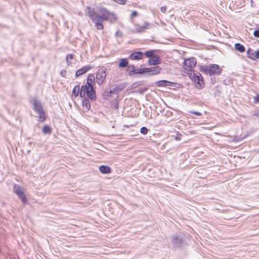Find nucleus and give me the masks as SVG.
Returning a JSON list of instances; mask_svg holds the SVG:
<instances>
[{
  "instance_id": "nucleus-13",
  "label": "nucleus",
  "mask_w": 259,
  "mask_h": 259,
  "mask_svg": "<svg viewBox=\"0 0 259 259\" xmlns=\"http://www.w3.org/2000/svg\"><path fill=\"white\" fill-rule=\"evenodd\" d=\"M161 62V60L159 57L154 55L151 58L149 59L148 63L150 65H156L159 64Z\"/></svg>"
},
{
  "instance_id": "nucleus-44",
  "label": "nucleus",
  "mask_w": 259,
  "mask_h": 259,
  "mask_svg": "<svg viewBox=\"0 0 259 259\" xmlns=\"http://www.w3.org/2000/svg\"><path fill=\"white\" fill-rule=\"evenodd\" d=\"M254 115L256 116L259 117V110L254 112Z\"/></svg>"
},
{
  "instance_id": "nucleus-38",
  "label": "nucleus",
  "mask_w": 259,
  "mask_h": 259,
  "mask_svg": "<svg viewBox=\"0 0 259 259\" xmlns=\"http://www.w3.org/2000/svg\"><path fill=\"white\" fill-rule=\"evenodd\" d=\"M256 59H259V50L255 52V60Z\"/></svg>"
},
{
  "instance_id": "nucleus-30",
  "label": "nucleus",
  "mask_w": 259,
  "mask_h": 259,
  "mask_svg": "<svg viewBox=\"0 0 259 259\" xmlns=\"http://www.w3.org/2000/svg\"><path fill=\"white\" fill-rule=\"evenodd\" d=\"M140 132L141 134L143 135H146L147 134L148 132V129L146 127L143 126L140 129Z\"/></svg>"
},
{
  "instance_id": "nucleus-17",
  "label": "nucleus",
  "mask_w": 259,
  "mask_h": 259,
  "mask_svg": "<svg viewBox=\"0 0 259 259\" xmlns=\"http://www.w3.org/2000/svg\"><path fill=\"white\" fill-rule=\"evenodd\" d=\"M172 83L171 82L165 80H162L156 82L155 84L157 87H166L171 85Z\"/></svg>"
},
{
  "instance_id": "nucleus-6",
  "label": "nucleus",
  "mask_w": 259,
  "mask_h": 259,
  "mask_svg": "<svg viewBox=\"0 0 259 259\" xmlns=\"http://www.w3.org/2000/svg\"><path fill=\"white\" fill-rule=\"evenodd\" d=\"M13 191L21 200L22 203L23 204H25L27 200L20 186L17 185H15L14 186Z\"/></svg>"
},
{
  "instance_id": "nucleus-19",
  "label": "nucleus",
  "mask_w": 259,
  "mask_h": 259,
  "mask_svg": "<svg viewBox=\"0 0 259 259\" xmlns=\"http://www.w3.org/2000/svg\"><path fill=\"white\" fill-rule=\"evenodd\" d=\"M33 107L34 110L35 112H37V111L40 110L41 109H43L41 103L39 101L36 100V99L34 100L33 101Z\"/></svg>"
},
{
  "instance_id": "nucleus-26",
  "label": "nucleus",
  "mask_w": 259,
  "mask_h": 259,
  "mask_svg": "<svg viewBox=\"0 0 259 259\" xmlns=\"http://www.w3.org/2000/svg\"><path fill=\"white\" fill-rule=\"evenodd\" d=\"M38 120L40 122H44L46 119V115L45 112H41L38 114Z\"/></svg>"
},
{
  "instance_id": "nucleus-15",
  "label": "nucleus",
  "mask_w": 259,
  "mask_h": 259,
  "mask_svg": "<svg viewBox=\"0 0 259 259\" xmlns=\"http://www.w3.org/2000/svg\"><path fill=\"white\" fill-rule=\"evenodd\" d=\"M149 26H150L149 24L147 22H145L144 23V25H142V26H140L139 25H137L136 26V31L138 32H140V33L143 32L145 31L146 29L149 28Z\"/></svg>"
},
{
  "instance_id": "nucleus-2",
  "label": "nucleus",
  "mask_w": 259,
  "mask_h": 259,
  "mask_svg": "<svg viewBox=\"0 0 259 259\" xmlns=\"http://www.w3.org/2000/svg\"><path fill=\"white\" fill-rule=\"evenodd\" d=\"M80 98H88L91 101H96V93L94 87L82 85L81 87Z\"/></svg>"
},
{
  "instance_id": "nucleus-3",
  "label": "nucleus",
  "mask_w": 259,
  "mask_h": 259,
  "mask_svg": "<svg viewBox=\"0 0 259 259\" xmlns=\"http://www.w3.org/2000/svg\"><path fill=\"white\" fill-rule=\"evenodd\" d=\"M187 74L189 77L196 83V87L197 88L201 89L204 86L203 77L201 74L198 72H195L192 69H189L187 71Z\"/></svg>"
},
{
  "instance_id": "nucleus-21",
  "label": "nucleus",
  "mask_w": 259,
  "mask_h": 259,
  "mask_svg": "<svg viewBox=\"0 0 259 259\" xmlns=\"http://www.w3.org/2000/svg\"><path fill=\"white\" fill-rule=\"evenodd\" d=\"M247 57L251 60H255V52L251 48H249L246 52Z\"/></svg>"
},
{
  "instance_id": "nucleus-35",
  "label": "nucleus",
  "mask_w": 259,
  "mask_h": 259,
  "mask_svg": "<svg viewBox=\"0 0 259 259\" xmlns=\"http://www.w3.org/2000/svg\"><path fill=\"white\" fill-rule=\"evenodd\" d=\"M253 35L255 37H259V29H256L254 31Z\"/></svg>"
},
{
  "instance_id": "nucleus-5",
  "label": "nucleus",
  "mask_w": 259,
  "mask_h": 259,
  "mask_svg": "<svg viewBox=\"0 0 259 259\" xmlns=\"http://www.w3.org/2000/svg\"><path fill=\"white\" fill-rule=\"evenodd\" d=\"M107 74L106 72V68L101 67L98 69L96 73L97 82L99 85L102 84L106 77Z\"/></svg>"
},
{
  "instance_id": "nucleus-39",
  "label": "nucleus",
  "mask_w": 259,
  "mask_h": 259,
  "mask_svg": "<svg viewBox=\"0 0 259 259\" xmlns=\"http://www.w3.org/2000/svg\"><path fill=\"white\" fill-rule=\"evenodd\" d=\"M191 112L193 114H194V115H197V116H201L202 115V114L201 113L197 112V111H191Z\"/></svg>"
},
{
  "instance_id": "nucleus-27",
  "label": "nucleus",
  "mask_w": 259,
  "mask_h": 259,
  "mask_svg": "<svg viewBox=\"0 0 259 259\" xmlns=\"http://www.w3.org/2000/svg\"><path fill=\"white\" fill-rule=\"evenodd\" d=\"M154 50H150L146 51L144 55H145L147 57H149V58H151L153 56H154L155 55L154 54Z\"/></svg>"
},
{
  "instance_id": "nucleus-43",
  "label": "nucleus",
  "mask_w": 259,
  "mask_h": 259,
  "mask_svg": "<svg viewBox=\"0 0 259 259\" xmlns=\"http://www.w3.org/2000/svg\"><path fill=\"white\" fill-rule=\"evenodd\" d=\"M147 89H148V88H144L143 89H140L139 93L142 94L144 92L146 91L147 90Z\"/></svg>"
},
{
  "instance_id": "nucleus-7",
  "label": "nucleus",
  "mask_w": 259,
  "mask_h": 259,
  "mask_svg": "<svg viewBox=\"0 0 259 259\" xmlns=\"http://www.w3.org/2000/svg\"><path fill=\"white\" fill-rule=\"evenodd\" d=\"M183 241V237L182 235L175 234L172 236L171 242L175 247H182Z\"/></svg>"
},
{
  "instance_id": "nucleus-24",
  "label": "nucleus",
  "mask_w": 259,
  "mask_h": 259,
  "mask_svg": "<svg viewBox=\"0 0 259 259\" xmlns=\"http://www.w3.org/2000/svg\"><path fill=\"white\" fill-rule=\"evenodd\" d=\"M42 132L44 134H50L51 133V128L48 125L44 126L42 129Z\"/></svg>"
},
{
  "instance_id": "nucleus-4",
  "label": "nucleus",
  "mask_w": 259,
  "mask_h": 259,
  "mask_svg": "<svg viewBox=\"0 0 259 259\" xmlns=\"http://www.w3.org/2000/svg\"><path fill=\"white\" fill-rule=\"evenodd\" d=\"M202 70L211 75L220 74L222 69L218 65L212 64L210 65L209 66H203Z\"/></svg>"
},
{
  "instance_id": "nucleus-40",
  "label": "nucleus",
  "mask_w": 259,
  "mask_h": 259,
  "mask_svg": "<svg viewBox=\"0 0 259 259\" xmlns=\"http://www.w3.org/2000/svg\"><path fill=\"white\" fill-rule=\"evenodd\" d=\"M140 84H141L140 83V82H135V83L132 84V87L133 88H135L137 87V86H138V85H139Z\"/></svg>"
},
{
  "instance_id": "nucleus-29",
  "label": "nucleus",
  "mask_w": 259,
  "mask_h": 259,
  "mask_svg": "<svg viewBox=\"0 0 259 259\" xmlns=\"http://www.w3.org/2000/svg\"><path fill=\"white\" fill-rule=\"evenodd\" d=\"M136 74H143L144 73L147 72L148 68H142L138 69H135Z\"/></svg>"
},
{
  "instance_id": "nucleus-1",
  "label": "nucleus",
  "mask_w": 259,
  "mask_h": 259,
  "mask_svg": "<svg viewBox=\"0 0 259 259\" xmlns=\"http://www.w3.org/2000/svg\"><path fill=\"white\" fill-rule=\"evenodd\" d=\"M88 16L91 21L95 23V26L98 30H102L104 28L103 22L105 21L115 22L117 18L115 15L112 12L108 11L103 7L97 8L95 9H92L88 7Z\"/></svg>"
},
{
  "instance_id": "nucleus-47",
  "label": "nucleus",
  "mask_w": 259,
  "mask_h": 259,
  "mask_svg": "<svg viewBox=\"0 0 259 259\" xmlns=\"http://www.w3.org/2000/svg\"><path fill=\"white\" fill-rule=\"evenodd\" d=\"M115 108L116 109H118V105H117V104H116V105H115Z\"/></svg>"
},
{
  "instance_id": "nucleus-18",
  "label": "nucleus",
  "mask_w": 259,
  "mask_h": 259,
  "mask_svg": "<svg viewBox=\"0 0 259 259\" xmlns=\"http://www.w3.org/2000/svg\"><path fill=\"white\" fill-rule=\"evenodd\" d=\"M100 171L104 174H107L111 172V169L110 167L106 165H101L99 167Z\"/></svg>"
},
{
  "instance_id": "nucleus-9",
  "label": "nucleus",
  "mask_w": 259,
  "mask_h": 259,
  "mask_svg": "<svg viewBox=\"0 0 259 259\" xmlns=\"http://www.w3.org/2000/svg\"><path fill=\"white\" fill-rule=\"evenodd\" d=\"M144 53L142 52H134L129 56V59L132 60H139L143 59Z\"/></svg>"
},
{
  "instance_id": "nucleus-25",
  "label": "nucleus",
  "mask_w": 259,
  "mask_h": 259,
  "mask_svg": "<svg viewBox=\"0 0 259 259\" xmlns=\"http://www.w3.org/2000/svg\"><path fill=\"white\" fill-rule=\"evenodd\" d=\"M110 92H111V90H110V91L105 90L102 94V97L104 99H107L108 97H109L111 96V94H113V93H110Z\"/></svg>"
},
{
  "instance_id": "nucleus-11",
  "label": "nucleus",
  "mask_w": 259,
  "mask_h": 259,
  "mask_svg": "<svg viewBox=\"0 0 259 259\" xmlns=\"http://www.w3.org/2000/svg\"><path fill=\"white\" fill-rule=\"evenodd\" d=\"M126 87L125 83H121L117 85L115 87L113 88L112 89H110L111 92L110 93H112L113 94H118L121 91H122Z\"/></svg>"
},
{
  "instance_id": "nucleus-32",
  "label": "nucleus",
  "mask_w": 259,
  "mask_h": 259,
  "mask_svg": "<svg viewBox=\"0 0 259 259\" xmlns=\"http://www.w3.org/2000/svg\"><path fill=\"white\" fill-rule=\"evenodd\" d=\"M116 3L124 5L125 4L126 0H114Z\"/></svg>"
},
{
  "instance_id": "nucleus-14",
  "label": "nucleus",
  "mask_w": 259,
  "mask_h": 259,
  "mask_svg": "<svg viewBox=\"0 0 259 259\" xmlns=\"http://www.w3.org/2000/svg\"><path fill=\"white\" fill-rule=\"evenodd\" d=\"M95 76L93 74H89L87 79V82L84 85L88 87H94L93 85L95 83Z\"/></svg>"
},
{
  "instance_id": "nucleus-23",
  "label": "nucleus",
  "mask_w": 259,
  "mask_h": 259,
  "mask_svg": "<svg viewBox=\"0 0 259 259\" xmlns=\"http://www.w3.org/2000/svg\"><path fill=\"white\" fill-rule=\"evenodd\" d=\"M235 49L240 53H243L245 50L244 46L239 43L235 44Z\"/></svg>"
},
{
  "instance_id": "nucleus-31",
  "label": "nucleus",
  "mask_w": 259,
  "mask_h": 259,
  "mask_svg": "<svg viewBox=\"0 0 259 259\" xmlns=\"http://www.w3.org/2000/svg\"><path fill=\"white\" fill-rule=\"evenodd\" d=\"M123 36V33L121 31L117 30L115 33L116 37H121Z\"/></svg>"
},
{
  "instance_id": "nucleus-16",
  "label": "nucleus",
  "mask_w": 259,
  "mask_h": 259,
  "mask_svg": "<svg viewBox=\"0 0 259 259\" xmlns=\"http://www.w3.org/2000/svg\"><path fill=\"white\" fill-rule=\"evenodd\" d=\"M161 68L159 66H155L153 67L148 68L147 72H150V75H154L159 73Z\"/></svg>"
},
{
  "instance_id": "nucleus-45",
  "label": "nucleus",
  "mask_w": 259,
  "mask_h": 259,
  "mask_svg": "<svg viewBox=\"0 0 259 259\" xmlns=\"http://www.w3.org/2000/svg\"><path fill=\"white\" fill-rule=\"evenodd\" d=\"M45 112L44 110L43 109H41L40 110H38L37 112H36L38 114H39L41 112Z\"/></svg>"
},
{
  "instance_id": "nucleus-34",
  "label": "nucleus",
  "mask_w": 259,
  "mask_h": 259,
  "mask_svg": "<svg viewBox=\"0 0 259 259\" xmlns=\"http://www.w3.org/2000/svg\"><path fill=\"white\" fill-rule=\"evenodd\" d=\"M254 103H259V94L256 95L254 97Z\"/></svg>"
},
{
  "instance_id": "nucleus-22",
  "label": "nucleus",
  "mask_w": 259,
  "mask_h": 259,
  "mask_svg": "<svg viewBox=\"0 0 259 259\" xmlns=\"http://www.w3.org/2000/svg\"><path fill=\"white\" fill-rule=\"evenodd\" d=\"M80 92L81 88H80L79 85H75L72 90V94L74 95L75 97H77L78 95L80 96Z\"/></svg>"
},
{
  "instance_id": "nucleus-42",
  "label": "nucleus",
  "mask_w": 259,
  "mask_h": 259,
  "mask_svg": "<svg viewBox=\"0 0 259 259\" xmlns=\"http://www.w3.org/2000/svg\"><path fill=\"white\" fill-rule=\"evenodd\" d=\"M160 10L161 11V12L162 13H165L166 11V7H162L160 9Z\"/></svg>"
},
{
  "instance_id": "nucleus-28",
  "label": "nucleus",
  "mask_w": 259,
  "mask_h": 259,
  "mask_svg": "<svg viewBox=\"0 0 259 259\" xmlns=\"http://www.w3.org/2000/svg\"><path fill=\"white\" fill-rule=\"evenodd\" d=\"M73 59V55L72 54H68L66 56V59L67 63L68 65H70L71 64V62L70 60Z\"/></svg>"
},
{
  "instance_id": "nucleus-20",
  "label": "nucleus",
  "mask_w": 259,
  "mask_h": 259,
  "mask_svg": "<svg viewBox=\"0 0 259 259\" xmlns=\"http://www.w3.org/2000/svg\"><path fill=\"white\" fill-rule=\"evenodd\" d=\"M128 60L126 58H122L120 59L119 63H118V67L120 68H125L127 66H128Z\"/></svg>"
},
{
  "instance_id": "nucleus-41",
  "label": "nucleus",
  "mask_w": 259,
  "mask_h": 259,
  "mask_svg": "<svg viewBox=\"0 0 259 259\" xmlns=\"http://www.w3.org/2000/svg\"><path fill=\"white\" fill-rule=\"evenodd\" d=\"M128 67V70H134L135 69V66L134 65H130L127 66Z\"/></svg>"
},
{
  "instance_id": "nucleus-8",
  "label": "nucleus",
  "mask_w": 259,
  "mask_h": 259,
  "mask_svg": "<svg viewBox=\"0 0 259 259\" xmlns=\"http://www.w3.org/2000/svg\"><path fill=\"white\" fill-rule=\"evenodd\" d=\"M92 68L91 65L84 66L82 68L78 69L75 73V76L78 77L88 72L89 70Z\"/></svg>"
},
{
  "instance_id": "nucleus-12",
  "label": "nucleus",
  "mask_w": 259,
  "mask_h": 259,
  "mask_svg": "<svg viewBox=\"0 0 259 259\" xmlns=\"http://www.w3.org/2000/svg\"><path fill=\"white\" fill-rule=\"evenodd\" d=\"M88 98H84L82 101V109L85 112H87L91 108L90 101Z\"/></svg>"
},
{
  "instance_id": "nucleus-33",
  "label": "nucleus",
  "mask_w": 259,
  "mask_h": 259,
  "mask_svg": "<svg viewBox=\"0 0 259 259\" xmlns=\"http://www.w3.org/2000/svg\"><path fill=\"white\" fill-rule=\"evenodd\" d=\"M138 12L136 11H134L132 12L131 15V18L133 19L135 17H136L138 16Z\"/></svg>"
},
{
  "instance_id": "nucleus-46",
  "label": "nucleus",
  "mask_w": 259,
  "mask_h": 259,
  "mask_svg": "<svg viewBox=\"0 0 259 259\" xmlns=\"http://www.w3.org/2000/svg\"><path fill=\"white\" fill-rule=\"evenodd\" d=\"M176 140H177V141H179L180 140V138L179 137V136H177L176 138H175Z\"/></svg>"
},
{
  "instance_id": "nucleus-36",
  "label": "nucleus",
  "mask_w": 259,
  "mask_h": 259,
  "mask_svg": "<svg viewBox=\"0 0 259 259\" xmlns=\"http://www.w3.org/2000/svg\"><path fill=\"white\" fill-rule=\"evenodd\" d=\"M135 74H136V72L135 69L131 70L128 72V75L130 76H132V75H133Z\"/></svg>"
},
{
  "instance_id": "nucleus-10",
  "label": "nucleus",
  "mask_w": 259,
  "mask_h": 259,
  "mask_svg": "<svg viewBox=\"0 0 259 259\" xmlns=\"http://www.w3.org/2000/svg\"><path fill=\"white\" fill-rule=\"evenodd\" d=\"M185 65L192 69L196 64V60L195 58H190L185 60Z\"/></svg>"
},
{
  "instance_id": "nucleus-37",
  "label": "nucleus",
  "mask_w": 259,
  "mask_h": 259,
  "mask_svg": "<svg viewBox=\"0 0 259 259\" xmlns=\"http://www.w3.org/2000/svg\"><path fill=\"white\" fill-rule=\"evenodd\" d=\"M66 73V71L64 69L62 70L60 72V74L63 77H65Z\"/></svg>"
}]
</instances>
